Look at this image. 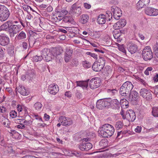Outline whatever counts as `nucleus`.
<instances>
[{
	"label": "nucleus",
	"mask_w": 158,
	"mask_h": 158,
	"mask_svg": "<svg viewBox=\"0 0 158 158\" xmlns=\"http://www.w3.org/2000/svg\"><path fill=\"white\" fill-rule=\"evenodd\" d=\"M114 132V127L109 124H105L99 128L98 134L104 138H108L112 136Z\"/></svg>",
	"instance_id": "nucleus-1"
},
{
	"label": "nucleus",
	"mask_w": 158,
	"mask_h": 158,
	"mask_svg": "<svg viewBox=\"0 0 158 158\" xmlns=\"http://www.w3.org/2000/svg\"><path fill=\"white\" fill-rule=\"evenodd\" d=\"M133 88V85L130 81H127L124 82L119 89L120 94L125 98H127L131 91Z\"/></svg>",
	"instance_id": "nucleus-2"
},
{
	"label": "nucleus",
	"mask_w": 158,
	"mask_h": 158,
	"mask_svg": "<svg viewBox=\"0 0 158 158\" xmlns=\"http://www.w3.org/2000/svg\"><path fill=\"white\" fill-rule=\"evenodd\" d=\"M108 99H110L109 102V106L110 105L113 108L115 109L118 110L120 109V102H125V105L127 107L128 106V101L125 98H123L121 100L120 102L117 99H114L111 100L110 98H108Z\"/></svg>",
	"instance_id": "nucleus-3"
},
{
	"label": "nucleus",
	"mask_w": 158,
	"mask_h": 158,
	"mask_svg": "<svg viewBox=\"0 0 158 158\" xmlns=\"http://www.w3.org/2000/svg\"><path fill=\"white\" fill-rule=\"evenodd\" d=\"M9 15L8 9L4 6L0 5V21L3 22L6 20Z\"/></svg>",
	"instance_id": "nucleus-4"
},
{
	"label": "nucleus",
	"mask_w": 158,
	"mask_h": 158,
	"mask_svg": "<svg viewBox=\"0 0 158 158\" xmlns=\"http://www.w3.org/2000/svg\"><path fill=\"white\" fill-rule=\"evenodd\" d=\"M81 4H79L78 2L75 3L72 5L70 11L73 15L77 17L81 14Z\"/></svg>",
	"instance_id": "nucleus-5"
},
{
	"label": "nucleus",
	"mask_w": 158,
	"mask_h": 158,
	"mask_svg": "<svg viewBox=\"0 0 158 158\" xmlns=\"http://www.w3.org/2000/svg\"><path fill=\"white\" fill-rule=\"evenodd\" d=\"M143 59L145 61L150 60L153 57L152 52L149 46H146L143 49L142 53Z\"/></svg>",
	"instance_id": "nucleus-6"
},
{
	"label": "nucleus",
	"mask_w": 158,
	"mask_h": 158,
	"mask_svg": "<svg viewBox=\"0 0 158 158\" xmlns=\"http://www.w3.org/2000/svg\"><path fill=\"white\" fill-rule=\"evenodd\" d=\"M109 100L106 98L98 100L96 103L97 108L99 110H102L106 107L108 108L109 106Z\"/></svg>",
	"instance_id": "nucleus-7"
},
{
	"label": "nucleus",
	"mask_w": 158,
	"mask_h": 158,
	"mask_svg": "<svg viewBox=\"0 0 158 158\" xmlns=\"http://www.w3.org/2000/svg\"><path fill=\"white\" fill-rule=\"evenodd\" d=\"M41 54L43 55V59L48 62L52 60L53 58L52 52H50L49 49L45 48L43 49L41 52Z\"/></svg>",
	"instance_id": "nucleus-8"
},
{
	"label": "nucleus",
	"mask_w": 158,
	"mask_h": 158,
	"mask_svg": "<svg viewBox=\"0 0 158 158\" xmlns=\"http://www.w3.org/2000/svg\"><path fill=\"white\" fill-rule=\"evenodd\" d=\"M21 26L19 24L10 25L9 33L11 37L14 36L15 35L18 33L21 30Z\"/></svg>",
	"instance_id": "nucleus-9"
},
{
	"label": "nucleus",
	"mask_w": 158,
	"mask_h": 158,
	"mask_svg": "<svg viewBox=\"0 0 158 158\" xmlns=\"http://www.w3.org/2000/svg\"><path fill=\"white\" fill-rule=\"evenodd\" d=\"M139 93L141 96L147 101H150L152 99V94L150 91L145 88L140 89Z\"/></svg>",
	"instance_id": "nucleus-10"
},
{
	"label": "nucleus",
	"mask_w": 158,
	"mask_h": 158,
	"mask_svg": "<svg viewBox=\"0 0 158 158\" xmlns=\"http://www.w3.org/2000/svg\"><path fill=\"white\" fill-rule=\"evenodd\" d=\"M59 122L61 123L63 126L66 127L69 126L73 123V121L70 118L64 116H61L59 118Z\"/></svg>",
	"instance_id": "nucleus-11"
},
{
	"label": "nucleus",
	"mask_w": 158,
	"mask_h": 158,
	"mask_svg": "<svg viewBox=\"0 0 158 158\" xmlns=\"http://www.w3.org/2000/svg\"><path fill=\"white\" fill-rule=\"evenodd\" d=\"M100 80L98 77L92 78L89 83V86L91 89L97 88L100 85Z\"/></svg>",
	"instance_id": "nucleus-12"
},
{
	"label": "nucleus",
	"mask_w": 158,
	"mask_h": 158,
	"mask_svg": "<svg viewBox=\"0 0 158 158\" xmlns=\"http://www.w3.org/2000/svg\"><path fill=\"white\" fill-rule=\"evenodd\" d=\"M139 98L138 93L135 90L131 91L129 96L126 98L131 102L136 101Z\"/></svg>",
	"instance_id": "nucleus-13"
},
{
	"label": "nucleus",
	"mask_w": 158,
	"mask_h": 158,
	"mask_svg": "<svg viewBox=\"0 0 158 158\" xmlns=\"http://www.w3.org/2000/svg\"><path fill=\"white\" fill-rule=\"evenodd\" d=\"M145 14L150 16H156L158 15V9L150 7H147L145 9Z\"/></svg>",
	"instance_id": "nucleus-14"
},
{
	"label": "nucleus",
	"mask_w": 158,
	"mask_h": 158,
	"mask_svg": "<svg viewBox=\"0 0 158 158\" xmlns=\"http://www.w3.org/2000/svg\"><path fill=\"white\" fill-rule=\"evenodd\" d=\"M48 91L50 94L55 95L58 91L59 88L57 85L51 84L49 86Z\"/></svg>",
	"instance_id": "nucleus-15"
},
{
	"label": "nucleus",
	"mask_w": 158,
	"mask_h": 158,
	"mask_svg": "<svg viewBox=\"0 0 158 158\" xmlns=\"http://www.w3.org/2000/svg\"><path fill=\"white\" fill-rule=\"evenodd\" d=\"M73 52L72 49L70 48L66 49L64 56V59L66 62H68L72 58Z\"/></svg>",
	"instance_id": "nucleus-16"
},
{
	"label": "nucleus",
	"mask_w": 158,
	"mask_h": 158,
	"mask_svg": "<svg viewBox=\"0 0 158 158\" xmlns=\"http://www.w3.org/2000/svg\"><path fill=\"white\" fill-rule=\"evenodd\" d=\"M78 147L81 151H87L92 148V145L90 143H84L78 145Z\"/></svg>",
	"instance_id": "nucleus-17"
},
{
	"label": "nucleus",
	"mask_w": 158,
	"mask_h": 158,
	"mask_svg": "<svg viewBox=\"0 0 158 158\" xmlns=\"http://www.w3.org/2000/svg\"><path fill=\"white\" fill-rule=\"evenodd\" d=\"M136 115L135 112L132 110L127 111V119L129 121L133 122L136 118Z\"/></svg>",
	"instance_id": "nucleus-18"
},
{
	"label": "nucleus",
	"mask_w": 158,
	"mask_h": 158,
	"mask_svg": "<svg viewBox=\"0 0 158 158\" xmlns=\"http://www.w3.org/2000/svg\"><path fill=\"white\" fill-rule=\"evenodd\" d=\"M9 42V38L7 36L0 35V45L2 46H6L8 44Z\"/></svg>",
	"instance_id": "nucleus-19"
},
{
	"label": "nucleus",
	"mask_w": 158,
	"mask_h": 158,
	"mask_svg": "<svg viewBox=\"0 0 158 158\" xmlns=\"http://www.w3.org/2000/svg\"><path fill=\"white\" fill-rule=\"evenodd\" d=\"M128 51L131 54H133L135 53L138 50V48L137 46L133 43L130 44L127 47Z\"/></svg>",
	"instance_id": "nucleus-20"
},
{
	"label": "nucleus",
	"mask_w": 158,
	"mask_h": 158,
	"mask_svg": "<svg viewBox=\"0 0 158 158\" xmlns=\"http://www.w3.org/2000/svg\"><path fill=\"white\" fill-rule=\"evenodd\" d=\"M11 20H8L2 24L0 27V31H8L9 32L10 24L11 23Z\"/></svg>",
	"instance_id": "nucleus-21"
},
{
	"label": "nucleus",
	"mask_w": 158,
	"mask_h": 158,
	"mask_svg": "<svg viewBox=\"0 0 158 158\" xmlns=\"http://www.w3.org/2000/svg\"><path fill=\"white\" fill-rule=\"evenodd\" d=\"M51 52L54 56H57V55L61 54L63 51V48L61 47H58L55 48H53L51 50Z\"/></svg>",
	"instance_id": "nucleus-22"
},
{
	"label": "nucleus",
	"mask_w": 158,
	"mask_h": 158,
	"mask_svg": "<svg viewBox=\"0 0 158 158\" xmlns=\"http://www.w3.org/2000/svg\"><path fill=\"white\" fill-rule=\"evenodd\" d=\"M55 11L57 15H62L63 16L66 15L68 13V11L67 10L60 6H58L56 8Z\"/></svg>",
	"instance_id": "nucleus-23"
},
{
	"label": "nucleus",
	"mask_w": 158,
	"mask_h": 158,
	"mask_svg": "<svg viewBox=\"0 0 158 158\" xmlns=\"http://www.w3.org/2000/svg\"><path fill=\"white\" fill-rule=\"evenodd\" d=\"M63 22L64 23H67L69 26H71L70 24H74L75 23L72 16L69 15L64 17L63 20Z\"/></svg>",
	"instance_id": "nucleus-24"
},
{
	"label": "nucleus",
	"mask_w": 158,
	"mask_h": 158,
	"mask_svg": "<svg viewBox=\"0 0 158 158\" xmlns=\"http://www.w3.org/2000/svg\"><path fill=\"white\" fill-rule=\"evenodd\" d=\"M150 0H140L137 3V6L139 8L148 6Z\"/></svg>",
	"instance_id": "nucleus-25"
},
{
	"label": "nucleus",
	"mask_w": 158,
	"mask_h": 158,
	"mask_svg": "<svg viewBox=\"0 0 158 158\" xmlns=\"http://www.w3.org/2000/svg\"><path fill=\"white\" fill-rule=\"evenodd\" d=\"M17 90L18 92L23 96L28 95L29 93V91L23 86H19Z\"/></svg>",
	"instance_id": "nucleus-26"
},
{
	"label": "nucleus",
	"mask_w": 158,
	"mask_h": 158,
	"mask_svg": "<svg viewBox=\"0 0 158 158\" xmlns=\"http://www.w3.org/2000/svg\"><path fill=\"white\" fill-rule=\"evenodd\" d=\"M76 83L77 84V86H78L82 87L83 89H86L88 86V82L86 81H77Z\"/></svg>",
	"instance_id": "nucleus-27"
},
{
	"label": "nucleus",
	"mask_w": 158,
	"mask_h": 158,
	"mask_svg": "<svg viewBox=\"0 0 158 158\" xmlns=\"http://www.w3.org/2000/svg\"><path fill=\"white\" fill-rule=\"evenodd\" d=\"M113 34L114 38L117 39V41L118 42H121L122 40V38L121 37V33L117 30H114L113 31Z\"/></svg>",
	"instance_id": "nucleus-28"
},
{
	"label": "nucleus",
	"mask_w": 158,
	"mask_h": 158,
	"mask_svg": "<svg viewBox=\"0 0 158 158\" xmlns=\"http://www.w3.org/2000/svg\"><path fill=\"white\" fill-rule=\"evenodd\" d=\"M103 67L102 65L95 62L92 66V68L93 70L96 72H99L101 71L103 68Z\"/></svg>",
	"instance_id": "nucleus-29"
},
{
	"label": "nucleus",
	"mask_w": 158,
	"mask_h": 158,
	"mask_svg": "<svg viewBox=\"0 0 158 158\" xmlns=\"http://www.w3.org/2000/svg\"><path fill=\"white\" fill-rule=\"evenodd\" d=\"M106 21V16L103 14H101L99 15L97 19V22L99 24H104Z\"/></svg>",
	"instance_id": "nucleus-30"
},
{
	"label": "nucleus",
	"mask_w": 158,
	"mask_h": 158,
	"mask_svg": "<svg viewBox=\"0 0 158 158\" xmlns=\"http://www.w3.org/2000/svg\"><path fill=\"white\" fill-rule=\"evenodd\" d=\"M80 23L82 24H85L87 22L89 19V16L87 14H83L80 16Z\"/></svg>",
	"instance_id": "nucleus-31"
},
{
	"label": "nucleus",
	"mask_w": 158,
	"mask_h": 158,
	"mask_svg": "<svg viewBox=\"0 0 158 158\" xmlns=\"http://www.w3.org/2000/svg\"><path fill=\"white\" fill-rule=\"evenodd\" d=\"M96 63L102 65V67H104L105 64V59L104 57H99V58L97 59V60L95 61Z\"/></svg>",
	"instance_id": "nucleus-32"
},
{
	"label": "nucleus",
	"mask_w": 158,
	"mask_h": 158,
	"mask_svg": "<svg viewBox=\"0 0 158 158\" xmlns=\"http://www.w3.org/2000/svg\"><path fill=\"white\" fill-rule=\"evenodd\" d=\"M26 34L23 31H21L17 35V37L18 40H21L26 38Z\"/></svg>",
	"instance_id": "nucleus-33"
},
{
	"label": "nucleus",
	"mask_w": 158,
	"mask_h": 158,
	"mask_svg": "<svg viewBox=\"0 0 158 158\" xmlns=\"http://www.w3.org/2000/svg\"><path fill=\"white\" fill-rule=\"evenodd\" d=\"M152 115L156 117H158V107L154 106L152 108Z\"/></svg>",
	"instance_id": "nucleus-34"
},
{
	"label": "nucleus",
	"mask_w": 158,
	"mask_h": 158,
	"mask_svg": "<svg viewBox=\"0 0 158 158\" xmlns=\"http://www.w3.org/2000/svg\"><path fill=\"white\" fill-rule=\"evenodd\" d=\"M111 11L113 15L116 13L122 12L121 9L115 6H113L111 7Z\"/></svg>",
	"instance_id": "nucleus-35"
},
{
	"label": "nucleus",
	"mask_w": 158,
	"mask_h": 158,
	"mask_svg": "<svg viewBox=\"0 0 158 158\" xmlns=\"http://www.w3.org/2000/svg\"><path fill=\"white\" fill-rule=\"evenodd\" d=\"M71 154H72V156H74L78 157H80L82 155L81 152L77 151L72 152Z\"/></svg>",
	"instance_id": "nucleus-36"
},
{
	"label": "nucleus",
	"mask_w": 158,
	"mask_h": 158,
	"mask_svg": "<svg viewBox=\"0 0 158 158\" xmlns=\"http://www.w3.org/2000/svg\"><path fill=\"white\" fill-rule=\"evenodd\" d=\"M2 123L6 127H9L10 124V122L9 119L6 118H4L2 121Z\"/></svg>",
	"instance_id": "nucleus-37"
},
{
	"label": "nucleus",
	"mask_w": 158,
	"mask_h": 158,
	"mask_svg": "<svg viewBox=\"0 0 158 158\" xmlns=\"http://www.w3.org/2000/svg\"><path fill=\"white\" fill-rule=\"evenodd\" d=\"M43 55H41V56H35L33 57V60L35 62H38L42 60L43 59L42 56Z\"/></svg>",
	"instance_id": "nucleus-38"
},
{
	"label": "nucleus",
	"mask_w": 158,
	"mask_h": 158,
	"mask_svg": "<svg viewBox=\"0 0 158 158\" xmlns=\"http://www.w3.org/2000/svg\"><path fill=\"white\" fill-rule=\"evenodd\" d=\"M114 126L116 129L118 130L122 128L123 127V123L121 121L117 122L115 124Z\"/></svg>",
	"instance_id": "nucleus-39"
},
{
	"label": "nucleus",
	"mask_w": 158,
	"mask_h": 158,
	"mask_svg": "<svg viewBox=\"0 0 158 158\" xmlns=\"http://www.w3.org/2000/svg\"><path fill=\"white\" fill-rule=\"evenodd\" d=\"M25 75L26 79L28 80L31 79L33 76V73L31 71L27 72Z\"/></svg>",
	"instance_id": "nucleus-40"
},
{
	"label": "nucleus",
	"mask_w": 158,
	"mask_h": 158,
	"mask_svg": "<svg viewBox=\"0 0 158 158\" xmlns=\"http://www.w3.org/2000/svg\"><path fill=\"white\" fill-rule=\"evenodd\" d=\"M7 51L8 54L10 56L13 55L14 53V47L11 46L8 48Z\"/></svg>",
	"instance_id": "nucleus-41"
},
{
	"label": "nucleus",
	"mask_w": 158,
	"mask_h": 158,
	"mask_svg": "<svg viewBox=\"0 0 158 158\" xmlns=\"http://www.w3.org/2000/svg\"><path fill=\"white\" fill-rule=\"evenodd\" d=\"M42 106V105L39 102H37L34 104V107L36 110H40Z\"/></svg>",
	"instance_id": "nucleus-42"
},
{
	"label": "nucleus",
	"mask_w": 158,
	"mask_h": 158,
	"mask_svg": "<svg viewBox=\"0 0 158 158\" xmlns=\"http://www.w3.org/2000/svg\"><path fill=\"white\" fill-rule=\"evenodd\" d=\"M107 92L110 95L113 96L117 93V90L115 89H107Z\"/></svg>",
	"instance_id": "nucleus-43"
},
{
	"label": "nucleus",
	"mask_w": 158,
	"mask_h": 158,
	"mask_svg": "<svg viewBox=\"0 0 158 158\" xmlns=\"http://www.w3.org/2000/svg\"><path fill=\"white\" fill-rule=\"evenodd\" d=\"M118 47L119 50L125 54L126 53V50H125L123 44H118Z\"/></svg>",
	"instance_id": "nucleus-44"
},
{
	"label": "nucleus",
	"mask_w": 158,
	"mask_h": 158,
	"mask_svg": "<svg viewBox=\"0 0 158 158\" xmlns=\"http://www.w3.org/2000/svg\"><path fill=\"white\" fill-rule=\"evenodd\" d=\"M86 54L87 55L90 56L91 57H93L95 59H96V60L98 59L97 55L95 53H92L90 52H86Z\"/></svg>",
	"instance_id": "nucleus-45"
},
{
	"label": "nucleus",
	"mask_w": 158,
	"mask_h": 158,
	"mask_svg": "<svg viewBox=\"0 0 158 158\" xmlns=\"http://www.w3.org/2000/svg\"><path fill=\"white\" fill-rule=\"evenodd\" d=\"M153 69L152 67H148L144 71V74L147 75H149V73H151V71H152Z\"/></svg>",
	"instance_id": "nucleus-46"
},
{
	"label": "nucleus",
	"mask_w": 158,
	"mask_h": 158,
	"mask_svg": "<svg viewBox=\"0 0 158 158\" xmlns=\"http://www.w3.org/2000/svg\"><path fill=\"white\" fill-rule=\"evenodd\" d=\"M122 13L121 12H118L116 14H113V17L116 20H118L120 17L122 15Z\"/></svg>",
	"instance_id": "nucleus-47"
},
{
	"label": "nucleus",
	"mask_w": 158,
	"mask_h": 158,
	"mask_svg": "<svg viewBox=\"0 0 158 158\" xmlns=\"http://www.w3.org/2000/svg\"><path fill=\"white\" fill-rule=\"evenodd\" d=\"M83 67L86 68H89L91 66V64L86 61H83Z\"/></svg>",
	"instance_id": "nucleus-48"
},
{
	"label": "nucleus",
	"mask_w": 158,
	"mask_h": 158,
	"mask_svg": "<svg viewBox=\"0 0 158 158\" xmlns=\"http://www.w3.org/2000/svg\"><path fill=\"white\" fill-rule=\"evenodd\" d=\"M153 50L155 55L158 58V44H157L154 45L153 47Z\"/></svg>",
	"instance_id": "nucleus-49"
},
{
	"label": "nucleus",
	"mask_w": 158,
	"mask_h": 158,
	"mask_svg": "<svg viewBox=\"0 0 158 158\" xmlns=\"http://www.w3.org/2000/svg\"><path fill=\"white\" fill-rule=\"evenodd\" d=\"M62 16V15H58L57 17H56L55 18H54L55 21L56 22H57L61 21V20H63L64 17H63Z\"/></svg>",
	"instance_id": "nucleus-50"
},
{
	"label": "nucleus",
	"mask_w": 158,
	"mask_h": 158,
	"mask_svg": "<svg viewBox=\"0 0 158 158\" xmlns=\"http://www.w3.org/2000/svg\"><path fill=\"white\" fill-rule=\"evenodd\" d=\"M122 27H124L126 24V20L124 19H122L118 21Z\"/></svg>",
	"instance_id": "nucleus-51"
},
{
	"label": "nucleus",
	"mask_w": 158,
	"mask_h": 158,
	"mask_svg": "<svg viewBox=\"0 0 158 158\" xmlns=\"http://www.w3.org/2000/svg\"><path fill=\"white\" fill-rule=\"evenodd\" d=\"M113 27L114 28V30H118L120 28H122V27L121 26V25L119 23L118 21L117 22L114 24L113 26Z\"/></svg>",
	"instance_id": "nucleus-52"
},
{
	"label": "nucleus",
	"mask_w": 158,
	"mask_h": 158,
	"mask_svg": "<svg viewBox=\"0 0 158 158\" xmlns=\"http://www.w3.org/2000/svg\"><path fill=\"white\" fill-rule=\"evenodd\" d=\"M10 115L12 118H14L16 117L17 113L15 111L12 110L10 111Z\"/></svg>",
	"instance_id": "nucleus-53"
},
{
	"label": "nucleus",
	"mask_w": 158,
	"mask_h": 158,
	"mask_svg": "<svg viewBox=\"0 0 158 158\" xmlns=\"http://www.w3.org/2000/svg\"><path fill=\"white\" fill-rule=\"evenodd\" d=\"M23 123H24V126H30L32 124V122L31 120H29L28 121L24 120Z\"/></svg>",
	"instance_id": "nucleus-54"
},
{
	"label": "nucleus",
	"mask_w": 158,
	"mask_h": 158,
	"mask_svg": "<svg viewBox=\"0 0 158 158\" xmlns=\"http://www.w3.org/2000/svg\"><path fill=\"white\" fill-rule=\"evenodd\" d=\"M75 95L78 99H80L81 98V94L79 90H76Z\"/></svg>",
	"instance_id": "nucleus-55"
},
{
	"label": "nucleus",
	"mask_w": 158,
	"mask_h": 158,
	"mask_svg": "<svg viewBox=\"0 0 158 158\" xmlns=\"http://www.w3.org/2000/svg\"><path fill=\"white\" fill-rule=\"evenodd\" d=\"M94 50L99 54L100 53H104L105 52L102 50L97 48H94Z\"/></svg>",
	"instance_id": "nucleus-56"
},
{
	"label": "nucleus",
	"mask_w": 158,
	"mask_h": 158,
	"mask_svg": "<svg viewBox=\"0 0 158 158\" xmlns=\"http://www.w3.org/2000/svg\"><path fill=\"white\" fill-rule=\"evenodd\" d=\"M33 19V17L30 14L28 13V15H27L25 19H27L28 21H30L32 20Z\"/></svg>",
	"instance_id": "nucleus-57"
},
{
	"label": "nucleus",
	"mask_w": 158,
	"mask_h": 158,
	"mask_svg": "<svg viewBox=\"0 0 158 158\" xmlns=\"http://www.w3.org/2000/svg\"><path fill=\"white\" fill-rule=\"evenodd\" d=\"M5 53L3 50L0 47V59L2 58L4 56Z\"/></svg>",
	"instance_id": "nucleus-58"
},
{
	"label": "nucleus",
	"mask_w": 158,
	"mask_h": 158,
	"mask_svg": "<svg viewBox=\"0 0 158 158\" xmlns=\"http://www.w3.org/2000/svg\"><path fill=\"white\" fill-rule=\"evenodd\" d=\"M42 15L45 17H47L48 18H49L50 17V15L46 11H44L42 13Z\"/></svg>",
	"instance_id": "nucleus-59"
},
{
	"label": "nucleus",
	"mask_w": 158,
	"mask_h": 158,
	"mask_svg": "<svg viewBox=\"0 0 158 158\" xmlns=\"http://www.w3.org/2000/svg\"><path fill=\"white\" fill-rule=\"evenodd\" d=\"M16 126L19 129H26L27 128L22 123H20L19 125H17Z\"/></svg>",
	"instance_id": "nucleus-60"
},
{
	"label": "nucleus",
	"mask_w": 158,
	"mask_h": 158,
	"mask_svg": "<svg viewBox=\"0 0 158 158\" xmlns=\"http://www.w3.org/2000/svg\"><path fill=\"white\" fill-rule=\"evenodd\" d=\"M84 6L86 9H88L91 8V6L90 4L85 2L84 4Z\"/></svg>",
	"instance_id": "nucleus-61"
},
{
	"label": "nucleus",
	"mask_w": 158,
	"mask_h": 158,
	"mask_svg": "<svg viewBox=\"0 0 158 158\" xmlns=\"http://www.w3.org/2000/svg\"><path fill=\"white\" fill-rule=\"evenodd\" d=\"M138 80L142 84L144 85H145L146 84V82L143 79H142L140 77H138Z\"/></svg>",
	"instance_id": "nucleus-62"
},
{
	"label": "nucleus",
	"mask_w": 158,
	"mask_h": 158,
	"mask_svg": "<svg viewBox=\"0 0 158 158\" xmlns=\"http://www.w3.org/2000/svg\"><path fill=\"white\" fill-rule=\"evenodd\" d=\"M23 8L24 10L28 12L29 8H30V6L27 5H24L23 6Z\"/></svg>",
	"instance_id": "nucleus-63"
},
{
	"label": "nucleus",
	"mask_w": 158,
	"mask_h": 158,
	"mask_svg": "<svg viewBox=\"0 0 158 158\" xmlns=\"http://www.w3.org/2000/svg\"><path fill=\"white\" fill-rule=\"evenodd\" d=\"M106 14L107 15V16L108 18L110 17L111 19L112 18V15L111 12L110 11H106Z\"/></svg>",
	"instance_id": "nucleus-64"
}]
</instances>
